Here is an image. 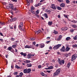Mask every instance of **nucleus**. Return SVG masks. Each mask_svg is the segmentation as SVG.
<instances>
[{
	"mask_svg": "<svg viewBox=\"0 0 77 77\" xmlns=\"http://www.w3.org/2000/svg\"><path fill=\"white\" fill-rule=\"evenodd\" d=\"M41 68V65H39L38 66V68Z\"/></svg>",
	"mask_w": 77,
	"mask_h": 77,
	"instance_id": "60",
	"label": "nucleus"
},
{
	"mask_svg": "<svg viewBox=\"0 0 77 77\" xmlns=\"http://www.w3.org/2000/svg\"><path fill=\"white\" fill-rule=\"evenodd\" d=\"M64 17H65V18H68V17L65 14L64 15Z\"/></svg>",
	"mask_w": 77,
	"mask_h": 77,
	"instance_id": "49",
	"label": "nucleus"
},
{
	"mask_svg": "<svg viewBox=\"0 0 77 77\" xmlns=\"http://www.w3.org/2000/svg\"><path fill=\"white\" fill-rule=\"evenodd\" d=\"M0 34L1 36H3V34H2V33L0 32Z\"/></svg>",
	"mask_w": 77,
	"mask_h": 77,
	"instance_id": "64",
	"label": "nucleus"
},
{
	"mask_svg": "<svg viewBox=\"0 0 77 77\" xmlns=\"http://www.w3.org/2000/svg\"><path fill=\"white\" fill-rule=\"evenodd\" d=\"M54 33H55V34H57V32L54 30Z\"/></svg>",
	"mask_w": 77,
	"mask_h": 77,
	"instance_id": "44",
	"label": "nucleus"
},
{
	"mask_svg": "<svg viewBox=\"0 0 77 77\" xmlns=\"http://www.w3.org/2000/svg\"><path fill=\"white\" fill-rule=\"evenodd\" d=\"M15 67L16 68H17V69H20V67L18 66V65H16Z\"/></svg>",
	"mask_w": 77,
	"mask_h": 77,
	"instance_id": "35",
	"label": "nucleus"
},
{
	"mask_svg": "<svg viewBox=\"0 0 77 77\" xmlns=\"http://www.w3.org/2000/svg\"><path fill=\"white\" fill-rule=\"evenodd\" d=\"M70 65H71V63H69L67 65V66L68 68H69V66Z\"/></svg>",
	"mask_w": 77,
	"mask_h": 77,
	"instance_id": "34",
	"label": "nucleus"
},
{
	"mask_svg": "<svg viewBox=\"0 0 77 77\" xmlns=\"http://www.w3.org/2000/svg\"><path fill=\"white\" fill-rule=\"evenodd\" d=\"M26 2L27 3L28 5H30V3H29V2L28 0H26Z\"/></svg>",
	"mask_w": 77,
	"mask_h": 77,
	"instance_id": "50",
	"label": "nucleus"
},
{
	"mask_svg": "<svg viewBox=\"0 0 77 77\" xmlns=\"http://www.w3.org/2000/svg\"><path fill=\"white\" fill-rule=\"evenodd\" d=\"M61 44H58L57 45L55 46L53 48L54 50H57L59 48V47L61 46Z\"/></svg>",
	"mask_w": 77,
	"mask_h": 77,
	"instance_id": "3",
	"label": "nucleus"
},
{
	"mask_svg": "<svg viewBox=\"0 0 77 77\" xmlns=\"http://www.w3.org/2000/svg\"><path fill=\"white\" fill-rule=\"evenodd\" d=\"M58 62L59 63L60 65H62V64H64L65 63V61L63 60H62L60 61H59Z\"/></svg>",
	"mask_w": 77,
	"mask_h": 77,
	"instance_id": "5",
	"label": "nucleus"
},
{
	"mask_svg": "<svg viewBox=\"0 0 77 77\" xmlns=\"http://www.w3.org/2000/svg\"><path fill=\"white\" fill-rule=\"evenodd\" d=\"M39 10H38L35 11V13L36 14H39Z\"/></svg>",
	"mask_w": 77,
	"mask_h": 77,
	"instance_id": "36",
	"label": "nucleus"
},
{
	"mask_svg": "<svg viewBox=\"0 0 77 77\" xmlns=\"http://www.w3.org/2000/svg\"><path fill=\"white\" fill-rule=\"evenodd\" d=\"M60 69H57L56 72L54 73L53 76H55V75H59V74H60Z\"/></svg>",
	"mask_w": 77,
	"mask_h": 77,
	"instance_id": "1",
	"label": "nucleus"
},
{
	"mask_svg": "<svg viewBox=\"0 0 77 77\" xmlns=\"http://www.w3.org/2000/svg\"><path fill=\"white\" fill-rule=\"evenodd\" d=\"M13 10H14V11H16V10H17V8H15L13 9Z\"/></svg>",
	"mask_w": 77,
	"mask_h": 77,
	"instance_id": "57",
	"label": "nucleus"
},
{
	"mask_svg": "<svg viewBox=\"0 0 77 77\" xmlns=\"http://www.w3.org/2000/svg\"><path fill=\"white\" fill-rule=\"evenodd\" d=\"M39 46H40L41 48H43V47H44V45L40 44L39 45Z\"/></svg>",
	"mask_w": 77,
	"mask_h": 77,
	"instance_id": "26",
	"label": "nucleus"
},
{
	"mask_svg": "<svg viewBox=\"0 0 77 77\" xmlns=\"http://www.w3.org/2000/svg\"><path fill=\"white\" fill-rule=\"evenodd\" d=\"M0 24L2 25V26H3V25H5V23L4 22H0Z\"/></svg>",
	"mask_w": 77,
	"mask_h": 77,
	"instance_id": "21",
	"label": "nucleus"
},
{
	"mask_svg": "<svg viewBox=\"0 0 77 77\" xmlns=\"http://www.w3.org/2000/svg\"><path fill=\"white\" fill-rule=\"evenodd\" d=\"M70 2L69 1V0H66V3H69Z\"/></svg>",
	"mask_w": 77,
	"mask_h": 77,
	"instance_id": "42",
	"label": "nucleus"
},
{
	"mask_svg": "<svg viewBox=\"0 0 77 77\" xmlns=\"http://www.w3.org/2000/svg\"><path fill=\"white\" fill-rule=\"evenodd\" d=\"M72 47L73 48H75V47H77V45H72Z\"/></svg>",
	"mask_w": 77,
	"mask_h": 77,
	"instance_id": "40",
	"label": "nucleus"
},
{
	"mask_svg": "<svg viewBox=\"0 0 77 77\" xmlns=\"http://www.w3.org/2000/svg\"><path fill=\"white\" fill-rule=\"evenodd\" d=\"M44 16L45 17V18H48V15H47V13H45L44 14Z\"/></svg>",
	"mask_w": 77,
	"mask_h": 77,
	"instance_id": "20",
	"label": "nucleus"
},
{
	"mask_svg": "<svg viewBox=\"0 0 77 77\" xmlns=\"http://www.w3.org/2000/svg\"><path fill=\"white\" fill-rule=\"evenodd\" d=\"M32 47V46H29L28 45H27L25 46L24 48H31Z\"/></svg>",
	"mask_w": 77,
	"mask_h": 77,
	"instance_id": "7",
	"label": "nucleus"
},
{
	"mask_svg": "<svg viewBox=\"0 0 77 77\" xmlns=\"http://www.w3.org/2000/svg\"><path fill=\"white\" fill-rule=\"evenodd\" d=\"M71 39V38L70 37H67L66 38V41H69Z\"/></svg>",
	"mask_w": 77,
	"mask_h": 77,
	"instance_id": "27",
	"label": "nucleus"
},
{
	"mask_svg": "<svg viewBox=\"0 0 77 77\" xmlns=\"http://www.w3.org/2000/svg\"><path fill=\"white\" fill-rule=\"evenodd\" d=\"M61 30H62V31H65L67 30V28H66V27H64L61 28Z\"/></svg>",
	"mask_w": 77,
	"mask_h": 77,
	"instance_id": "6",
	"label": "nucleus"
},
{
	"mask_svg": "<svg viewBox=\"0 0 77 77\" xmlns=\"http://www.w3.org/2000/svg\"><path fill=\"white\" fill-rule=\"evenodd\" d=\"M50 41H48L46 42V44H48V43H50Z\"/></svg>",
	"mask_w": 77,
	"mask_h": 77,
	"instance_id": "62",
	"label": "nucleus"
},
{
	"mask_svg": "<svg viewBox=\"0 0 77 77\" xmlns=\"http://www.w3.org/2000/svg\"><path fill=\"white\" fill-rule=\"evenodd\" d=\"M34 6L35 7H38V6H39V5H38V4L35 5Z\"/></svg>",
	"mask_w": 77,
	"mask_h": 77,
	"instance_id": "52",
	"label": "nucleus"
},
{
	"mask_svg": "<svg viewBox=\"0 0 77 77\" xmlns=\"http://www.w3.org/2000/svg\"><path fill=\"white\" fill-rule=\"evenodd\" d=\"M10 8V6H7L6 7V8H7V9H9V8Z\"/></svg>",
	"mask_w": 77,
	"mask_h": 77,
	"instance_id": "58",
	"label": "nucleus"
},
{
	"mask_svg": "<svg viewBox=\"0 0 77 77\" xmlns=\"http://www.w3.org/2000/svg\"><path fill=\"white\" fill-rule=\"evenodd\" d=\"M65 6V4L64 3H62L60 4V6L62 8H64Z\"/></svg>",
	"mask_w": 77,
	"mask_h": 77,
	"instance_id": "8",
	"label": "nucleus"
},
{
	"mask_svg": "<svg viewBox=\"0 0 77 77\" xmlns=\"http://www.w3.org/2000/svg\"><path fill=\"white\" fill-rule=\"evenodd\" d=\"M31 56H32V54H28L27 56V58H28V59H30L31 57Z\"/></svg>",
	"mask_w": 77,
	"mask_h": 77,
	"instance_id": "23",
	"label": "nucleus"
},
{
	"mask_svg": "<svg viewBox=\"0 0 77 77\" xmlns=\"http://www.w3.org/2000/svg\"><path fill=\"white\" fill-rule=\"evenodd\" d=\"M17 47V43H16L15 45H14L12 46V47L13 48H15Z\"/></svg>",
	"mask_w": 77,
	"mask_h": 77,
	"instance_id": "11",
	"label": "nucleus"
},
{
	"mask_svg": "<svg viewBox=\"0 0 77 77\" xmlns=\"http://www.w3.org/2000/svg\"><path fill=\"white\" fill-rule=\"evenodd\" d=\"M45 12L48 13V14H50V13L51 12V11L47 9L46 10Z\"/></svg>",
	"mask_w": 77,
	"mask_h": 77,
	"instance_id": "10",
	"label": "nucleus"
},
{
	"mask_svg": "<svg viewBox=\"0 0 77 77\" xmlns=\"http://www.w3.org/2000/svg\"><path fill=\"white\" fill-rule=\"evenodd\" d=\"M30 71H31V69H27V73H30Z\"/></svg>",
	"mask_w": 77,
	"mask_h": 77,
	"instance_id": "18",
	"label": "nucleus"
},
{
	"mask_svg": "<svg viewBox=\"0 0 77 77\" xmlns=\"http://www.w3.org/2000/svg\"><path fill=\"white\" fill-rule=\"evenodd\" d=\"M55 67H56L57 68H58L59 67V66L58 64H56L55 65Z\"/></svg>",
	"mask_w": 77,
	"mask_h": 77,
	"instance_id": "46",
	"label": "nucleus"
},
{
	"mask_svg": "<svg viewBox=\"0 0 77 77\" xmlns=\"http://www.w3.org/2000/svg\"><path fill=\"white\" fill-rule=\"evenodd\" d=\"M40 74H41V75H42V76H44V75H45V73H44V72H40Z\"/></svg>",
	"mask_w": 77,
	"mask_h": 77,
	"instance_id": "22",
	"label": "nucleus"
},
{
	"mask_svg": "<svg viewBox=\"0 0 77 77\" xmlns=\"http://www.w3.org/2000/svg\"><path fill=\"white\" fill-rule=\"evenodd\" d=\"M10 8L11 9H14V6H13V5L10 6Z\"/></svg>",
	"mask_w": 77,
	"mask_h": 77,
	"instance_id": "47",
	"label": "nucleus"
},
{
	"mask_svg": "<svg viewBox=\"0 0 77 77\" xmlns=\"http://www.w3.org/2000/svg\"><path fill=\"white\" fill-rule=\"evenodd\" d=\"M73 39L74 40H77V35L75 36V37H73Z\"/></svg>",
	"mask_w": 77,
	"mask_h": 77,
	"instance_id": "28",
	"label": "nucleus"
},
{
	"mask_svg": "<svg viewBox=\"0 0 77 77\" xmlns=\"http://www.w3.org/2000/svg\"><path fill=\"white\" fill-rule=\"evenodd\" d=\"M41 32H42V31H41V30H38L37 31H36V32H35L36 34H38V33H41Z\"/></svg>",
	"mask_w": 77,
	"mask_h": 77,
	"instance_id": "16",
	"label": "nucleus"
},
{
	"mask_svg": "<svg viewBox=\"0 0 77 77\" xmlns=\"http://www.w3.org/2000/svg\"><path fill=\"white\" fill-rule=\"evenodd\" d=\"M51 8H52L53 9H54V10H56V6H55V5L54 4H51Z\"/></svg>",
	"mask_w": 77,
	"mask_h": 77,
	"instance_id": "4",
	"label": "nucleus"
},
{
	"mask_svg": "<svg viewBox=\"0 0 77 77\" xmlns=\"http://www.w3.org/2000/svg\"><path fill=\"white\" fill-rule=\"evenodd\" d=\"M30 39L31 41H34L35 40V38H31Z\"/></svg>",
	"mask_w": 77,
	"mask_h": 77,
	"instance_id": "51",
	"label": "nucleus"
},
{
	"mask_svg": "<svg viewBox=\"0 0 77 77\" xmlns=\"http://www.w3.org/2000/svg\"><path fill=\"white\" fill-rule=\"evenodd\" d=\"M74 30H75V29H72L70 30V32H71L72 33H73V32H74Z\"/></svg>",
	"mask_w": 77,
	"mask_h": 77,
	"instance_id": "32",
	"label": "nucleus"
},
{
	"mask_svg": "<svg viewBox=\"0 0 77 77\" xmlns=\"http://www.w3.org/2000/svg\"><path fill=\"white\" fill-rule=\"evenodd\" d=\"M48 68L49 69H53V67L52 66H50Z\"/></svg>",
	"mask_w": 77,
	"mask_h": 77,
	"instance_id": "38",
	"label": "nucleus"
},
{
	"mask_svg": "<svg viewBox=\"0 0 77 77\" xmlns=\"http://www.w3.org/2000/svg\"><path fill=\"white\" fill-rule=\"evenodd\" d=\"M60 51H62V52H63L64 51V50H63L62 48L60 49Z\"/></svg>",
	"mask_w": 77,
	"mask_h": 77,
	"instance_id": "48",
	"label": "nucleus"
},
{
	"mask_svg": "<svg viewBox=\"0 0 77 77\" xmlns=\"http://www.w3.org/2000/svg\"><path fill=\"white\" fill-rule=\"evenodd\" d=\"M71 54V53H69L68 54H66L65 55H66V57H68V56H69Z\"/></svg>",
	"mask_w": 77,
	"mask_h": 77,
	"instance_id": "37",
	"label": "nucleus"
},
{
	"mask_svg": "<svg viewBox=\"0 0 77 77\" xmlns=\"http://www.w3.org/2000/svg\"><path fill=\"white\" fill-rule=\"evenodd\" d=\"M49 49H50V50H51L52 49V47H51V46L49 47Z\"/></svg>",
	"mask_w": 77,
	"mask_h": 77,
	"instance_id": "59",
	"label": "nucleus"
},
{
	"mask_svg": "<svg viewBox=\"0 0 77 77\" xmlns=\"http://www.w3.org/2000/svg\"><path fill=\"white\" fill-rule=\"evenodd\" d=\"M71 27H73V28H76L77 27V26H76L75 25H71Z\"/></svg>",
	"mask_w": 77,
	"mask_h": 77,
	"instance_id": "25",
	"label": "nucleus"
},
{
	"mask_svg": "<svg viewBox=\"0 0 77 77\" xmlns=\"http://www.w3.org/2000/svg\"><path fill=\"white\" fill-rule=\"evenodd\" d=\"M31 13H32V14H35V11H34L32 10L31 11Z\"/></svg>",
	"mask_w": 77,
	"mask_h": 77,
	"instance_id": "43",
	"label": "nucleus"
},
{
	"mask_svg": "<svg viewBox=\"0 0 77 77\" xmlns=\"http://www.w3.org/2000/svg\"><path fill=\"white\" fill-rule=\"evenodd\" d=\"M62 38V35H59V38H58L57 39V41H60L61 38Z\"/></svg>",
	"mask_w": 77,
	"mask_h": 77,
	"instance_id": "17",
	"label": "nucleus"
},
{
	"mask_svg": "<svg viewBox=\"0 0 77 77\" xmlns=\"http://www.w3.org/2000/svg\"><path fill=\"white\" fill-rule=\"evenodd\" d=\"M57 1L59 2H61V3H63V0H57Z\"/></svg>",
	"mask_w": 77,
	"mask_h": 77,
	"instance_id": "39",
	"label": "nucleus"
},
{
	"mask_svg": "<svg viewBox=\"0 0 77 77\" xmlns=\"http://www.w3.org/2000/svg\"><path fill=\"white\" fill-rule=\"evenodd\" d=\"M29 2H30L31 3H33V0H29Z\"/></svg>",
	"mask_w": 77,
	"mask_h": 77,
	"instance_id": "53",
	"label": "nucleus"
},
{
	"mask_svg": "<svg viewBox=\"0 0 77 77\" xmlns=\"http://www.w3.org/2000/svg\"><path fill=\"white\" fill-rule=\"evenodd\" d=\"M23 26V23L22 22L20 23V25L19 26V27H22Z\"/></svg>",
	"mask_w": 77,
	"mask_h": 77,
	"instance_id": "14",
	"label": "nucleus"
},
{
	"mask_svg": "<svg viewBox=\"0 0 77 77\" xmlns=\"http://www.w3.org/2000/svg\"><path fill=\"white\" fill-rule=\"evenodd\" d=\"M14 75H16L18 74V72H14Z\"/></svg>",
	"mask_w": 77,
	"mask_h": 77,
	"instance_id": "41",
	"label": "nucleus"
},
{
	"mask_svg": "<svg viewBox=\"0 0 77 77\" xmlns=\"http://www.w3.org/2000/svg\"><path fill=\"white\" fill-rule=\"evenodd\" d=\"M12 48H11V47H8V50H9V51H11V50H12Z\"/></svg>",
	"mask_w": 77,
	"mask_h": 77,
	"instance_id": "33",
	"label": "nucleus"
},
{
	"mask_svg": "<svg viewBox=\"0 0 77 77\" xmlns=\"http://www.w3.org/2000/svg\"><path fill=\"white\" fill-rule=\"evenodd\" d=\"M77 54H73L72 57L71 61H72L73 60H75V59L77 58Z\"/></svg>",
	"mask_w": 77,
	"mask_h": 77,
	"instance_id": "2",
	"label": "nucleus"
},
{
	"mask_svg": "<svg viewBox=\"0 0 77 77\" xmlns=\"http://www.w3.org/2000/svg\"><path fill=\"white\" fill-rule=\"evenodd\" d=\"M38 6H41V5H42V4L41 3H39L38 4Z\"/></svg>",
	"mask_w": 77,
	"mask_h": 77,
	"instance_id": "61",
	"label": "nucleus"
},
{
	"mask_svg": "<svg viewBox=\"0 0 77 77\" xmlns=\"http://www.w3.org/2000/svg\"><path fill=\"white\" fill-rule=\"evenodd\" d=\"M23 62H24V63H30V61L26 60L25 61H23Z\"/></svg>",
	"mask_w": 77,
	"mask_h": 77,
	"instance_id": "12",
	"label": "nucleus"
},
{
	"mask_svg": "<svg viewBox=\"0 0 77 77\" xmlns=\"http://www.w3.org/2000/svg\"><path fill=\"white\" fill-rule=\"evenodd\" d=\"M32 64L31 63L27 64L26 65V66L27 67H31L32 66Z\"/></svg>",
	"mask_w": 77,
	"mask_h": 77,
	"instance_id": "15",
	"label": "nucleus"
},
{
	"mask_svg": "<svg viewBox=\"0 0 77 77\" xmlns=\"http://www.w3.org/2000/svg\"><path fill=\"white\" fill-rule=\"evenodd\" d=\"M17 20V18H14L12 19H11L10 20L11 21H15Z\"/></svg>",
	"mask_w": 77,
	"mask_h": 77,
	"instance_id": "19",
	"label": "nucleus"
},
{
	"mask_svg": "<svg viewBox=\"0 0 77 77\" xmlns=\"http://www.w3.org/2000/svg\"><path fill=\"white\" fill-rule=\"evenodd\" d=\"M62 49H63L64 50H65V47L64 46H63L62 47Z\"/></svg>",
	"mask_w": 77,
	"mask_h": 77,
	"instance_id": "63",
	"label": "nucleus"
},
{
	"mask_svg": "<svg viewBox=\"0 0 77 77\" xmlns=\"http://www.w3.org/2000/svg\"><path fill=\"white\" fill-rule=\"evenodd\" d=\"M57 9L58 10H62V8L60 7H57Z\"/></svg>",
	"mask_w": 77,
	"mask_h": 77,
	"instance_id": "30",
	"label": "nucleus"
},
{
	"mask_svg": "<svg viewBox=\"0 0 77 77\" xmlns=\"http://www.w3.org/2000/svg\"><path fill=\"white\" fill-rule=\"evenodd\" d=\"M35 9V8L33 7H32L31 8V11H33V10H34Z\"/></svg>",
	"mask_w": 77,
	"mask_h": 77,
	"instance_id": "45",
	"label": "nucleus"
},
{
	"mask_svg": "<svg viewBox=\"0 0 77 77\" xmlns=\"http://www.w3.org/2000/svg\"><path fill=\"white\" fill-rule=\"evenodd\" d=\"M20 54L22 55V56H23L24 57L26 56H27L26 53H24L23 52H22L20 53Z\"/></svg>",
	"mask_w": 77,
	"mask_h": 77,
	"instance_id": "9",
	"label": "nucleus"
},
{
	"mask_svg": "<svg viewBox=\"0 0 77 77\" xmlns=\"http://www.w3.org/2000/svg\"><path fill=\"white\" fill-rule=\"evenodd\" d=\"M51 71H47V72H48V73H50Z\"/></svg>",
	"mask_w": 77,
	"mask_h": 77,
	"instance_id": "56",
	"label": "nucleus"
},
{
	"mask_svg": "<svg viewBox=\"0 0 77 77\" xmlns=\"http://www.w3.org/2000/svg\"><path fill=\"white\" fill-rule=\"evenodd\" d=\"M0 40L1 41V42H3V41H4L3 39L0 38Z\"/></svg>",
	"mask_w": 77,
	"mask_h": 77,
	"instance_id": "54",
	"label": "nucleus"
},
{
	"mask_svg": "<svg viewBox=\"0 0 77 77\" xmlns=\"http://www.w3.org/2000/svg\"><path fill=\"white\" fill-rule=\"evenodd\" d=\"M20 75H19V76L20 77H21L22 76H23V72H21V73H20Z\"/></svg>",
	"mask_w": 77,
	"mask_h": 77,
	"instance_id": "29",
	"label": "nucleus"
},
{
	"mask_svg": "<svg viewBox=\"0 0 77 77\" xmlns=\"http://www.w3.org/2000/svg\"><path fill=\"white\" fill-rule=\"evenodd\" d=\"M71 48H69L68 46H67L66 48V51H68L70 50Z\"/></svg>",
	"mask_w": 77,
	"mask_h": 77,
	"instance_id": "13",
	"label": "nucleus"
},
{
	"mask_svg": "<svg viewBox=\"0 0 77 77\" xmlns=\"http://www.w3.org/2000/svg\"><path fill=\"white\" fill-rule=\"evenodd\" d=\"M23 72L25 74H26V73H27V69H25L23 70Z\"/></svg>",
	"mask_w": 77,
	"mask_h": 77,
	"instance_id": "31",
	"label": "nucleus"
},
{
	"mask_svg": "<svg viewBox=\"0 0 77 77\" xmlns=\"http://www.w3.org/2000/svg\"><path fill=\"white\" fill-rule=\"evenodd\" d=\"M52 23H53V22L52 21H49L48 22V25H49L50 26H51V25H52Z\"/></svg>",
	"mask_w": 77,
	"mask_h": 77,
	"instance_id": "24",
	"label": "nucleus"
},
{
	"mask_svg": "<svg viewBox=\"0 0 77 77\" xmlns=\"http://www.w3.org/2000/svg\"><path fill=\"white\" fill-rule=\"evenodd\" d=\"M11 41H14V40H15V38H11Z\"/></svg>",
	"mask_w": 77,
	"mask_h": 77,
	"instance_id": "55",
	"label": "nucleus"
}]
</instances>
